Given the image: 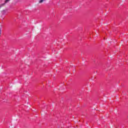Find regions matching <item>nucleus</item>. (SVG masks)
<instances>
[{"label": "nucleus", "instance_id": "f03ea898", "mask_svg": "<svg viewBox=\"0 0 128 128\" xmlns=\"http://www.w3.org/2000/svg\"><path fill=\"white\" fill-rule=\"evenodd\" d=\"M2 14H6V10H3L2 11Z\"/></svg>", "mask_w": 128, "mask_h": 128}, {"label": "nucleus", "instance_id": "39448f33", "mask_svg": "<svg viewBox=\"0 0 128 128\" xmlns=\"http://www.w3.org/2000/svg\"><path fill=\"white\" fill-rule=\"evenodd\" d=\"M2 4H1V6H0V8H2V6H2Z\"/></svg>", "mask_w": 128, "mask_h": 128}, {"label": "nucleus", "instance_id": "7ed1b4c3", "mask_svg": "<svg viewBox=\"0 0 128 128\" xmlns=\"http://www.w3.org/2000/svg\"><path fill=\"white\" fill-rule=\"evenodd\" d=\"M46 0H40L39 1V3L40 4H42V2H44Z\"/></svg>", "mask_w": 128, "mask_h": 128}, {"label": "nucleus", "instance_id": "f257e3e1", "mask_svg": "<svg viewBox=\"0 0 128 128\" xmlns=\"http://www.w3.org/2000/svg\"><path fill=\"white\" fill-rule=\"evenodd\" d=\"M10 0H6L5 2L3 4H2V6H4V4H7V2H10Z\"/></svg>", "mask_w": 128, "mask_h": 128}, {"label": "nucleus", "instance_id": "20e7f679", "mask_svg": "<svg viewBox=\"0 0 128 128\" xmlns=\"http://www.w3.org/2000/svg\"><path fill=\"white\" fill-rule=\"evenodd\" d=\"M2 34V29L0 28V35Z\"/></svg>", "mask_w": 128, "mask_h": 128}]
</instances>
